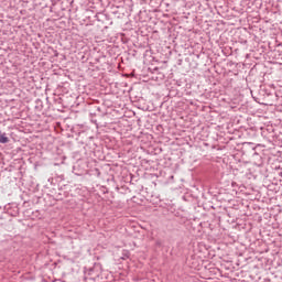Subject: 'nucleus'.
<instances>
[{
	"mask_svg": "<svg viewBox=\"0 0 282 282\" xmlns=\"http://www.w3.org/2000/svg\"><path fill=\"white\" fill-rule=\"evenodd\" d=\"M10 142V138L6 134V132L0 131V144H8Z\"/></svg>",
	"mask_w": 282,
	"mask_h": 282,
	"instance_id": "1",
	"label": "nucleus"
}]
</instances>
